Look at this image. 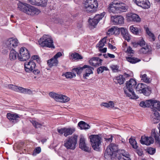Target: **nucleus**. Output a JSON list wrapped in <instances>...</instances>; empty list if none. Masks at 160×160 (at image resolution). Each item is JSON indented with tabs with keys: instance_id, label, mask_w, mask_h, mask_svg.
I'll return each instance as SVG.
<instances>
[{
	"instance_id": "obj_31",
	"label": "nucleus",
	"mask_w": 160,
	"mask_h": 160,
	"mask_svg": "<svg viewBox=\"0 0 160 160\" xmlns=\"http://www.w3.org/2000/svg\"><path fill=\"white\" fill-rule=\"evenodd\" d=\"M78 126L81 129H87L90 128V126L84 121H81L78 124Z\"/></svg>"
},
{
	"instance_id": "obj_48",
	"label": "nucleus",
	"mask_w": 160,
	"mask_h": 160,
	"mask_svg": "<svg viewBox=\"0 0 160 160\" xmlns=\"http://www.w3.org/2000/svg\"><path fill=\"white\" fill-rule=\"evenodd\" d=\"M152 136L154 137L155 138L156 142L159 144L160 143V139L159 137L157 135L156 133L155 132V130H154L153 133L152 134Z\"/></svg>"
},
{
	"instance_id": "obj_34",
	"label": "nucleus",
	"mask_w": 160,
	"mask_h": 160,
	"mask_svg": "<svg viewBox=\"0 0 160 160\" xmlns=\"http://www.w3.org/2000/svg\"><path fill=\"white\" fill-rule=\"evenodd\" d=\"M127 60L131 63H135L140 61V59L134 57H127L126 58Z\"/></svg>"
},
{
	"instance_id": "obj_54",
	"label": "nucleus",
	"mask_w": 160,
	"mask_h": 160,
	"mask_svg": "<svg viewBox=\"0 0 160 160\" xmlns=\"http://www.w3.org/2000/svg\"><path fill=\"white\" fill-rule=\"evenodd\" d=\"M156 152V149L153 148H150L147 150V152L149 154L152 155L154 154Z\"/></svg>"
},
{
	"instance_id": "obj_59",
	"label": "nucleus",
	"mask_w": 160,
	"mask_h": 160,
	"mask_svg": "<svg viewBox=\"0 0 160 160\" xmlns=\"http://www.w3.org/2000/svg\"><path fill=\"white\" fill-rule=\"evenodd\" d=\"M138 45H139L140 46H142L145 45V42L143 39H141V41L138 42Z\"/></svg>"
},
{
	"instance_id": "obj_13",
	"label": "nucleus",
	"mask_w": 160,
	"mask_h": 160,
	"mask_svg": "<svg viewBox=\"0 0 160 160\" xmlns=\"http://www.w3.org/2000/svg\"><path fill=\"white\" fill-rule=\"evenodd\" d=\"M18 41L14 38H9L6 42L7 47L9 49H13V48L17 47L18 44Z\"/></svg>"
},
{
	"instance_id": "obj_39",
	"label": "nucleus",
	"mask_w": 160,
	"mask_h": 160,
	"mask_svg": "<svg viewBox=\"0 0 160 160\" xmlns=\"http://www.w3.org/2000/svg\"><path fill=\"white\" fill-rule=\"evenodd\" d=\"M62 76H65L67 78H72L76 76V74L72 72H67L62 75Z\"/></svg>"
},
{
	"instance_id": "obj_53",
	"label": "nucleus",
	"mask_w": 160,
	"mask_h": 160,
	"mask_svg": "<svg viewBox=\"0 0 160 160\" xmlns=\"http://www.w3.org/2000/svg\"><path fill=\"white\" fill-rule=\"evenodd\" d=\"M110 68L113 72H116L118 71L119 67L117 65H112Z\"/></svg>"
},
{
	"instance_id": "obj_14",
	"label": "nucleus",
	"mask_w": 160,
	"mask_h": 160,
	"mask_svg": "<svg viewBox=\"0 0 160 160\" xmlns=\"http://www.w3.org/2000/svg\"><path fill=\"white\" fill-rule=\"evenodd\" d=\"M138 6L143 9H148L150 7V4L147 0H133Z\"/></svg>"
},
{
	"instance_id": "obj_35",
	"label": "nucleus",
	"mask_w": 160,
	"mask_h": 160,
	"mask_svg": "<svg viewBox=\"0 0 160 160\" xmlns=\"http://www.w3.org/2000/svg\"><path fill=\"white\" fill-rule=\"evenodd\" d=\"M140 77L141 78V80L146 83H150L151 82V79L150 78H148L146 74H141Z\"/></svg>"
},
{
	"instance_id": "obj_57",
	"label": "nucleus",
	"mask_w": 160,
	"mask_h": 160,
	"mask_svg": "<svg viewBox=\"0 0 160 160\" xmlns=\"http://www.w3.org/2000/svg\"><path fill=\"white\" fill-rule=\"evenodd\" d=\"M114 34H115V35H118L120 32V28H114Z\"/></svg>"
},
{
	"instance_id": "obj_55",
	"label": "nucleus",
	"mask_w": 160,
	"mask_h": 160,
	"mask_svg": "<svg viewBox=\"0 0 160 160\" xmlns=\"http://www.w3.org/2000/svg\"><path fill=\"white\" fill-rule=\"evenodd\" d=\"M113 136L112 135L110 136V137H106L104 138L105 140L107 142H112L113 138Z\"/></svg>"
},
{
	"instance_id": "obj_20",
	"label": "nucleus",
	"mask_w": 160,
	"mask_h": 160,
	"mask_svg": "<svg viewBox=\"0 0 160 160\" xmlns=\"http://www.w3.org/2000/svg\"><path fill=\"white\" fill-rule=\"evenodd\" d=\"M62 55L61 52H58L54 57L51 59V67L52 66H56L57 65L58 62L57 58Z\"/></svg>"
},
{
	"instance_id": "obj_44",
	"label": "nucleus",
	"mask_w": 160,
	"mask_h": 160,
	"mask_svg": "<svg viewBox=\"0 0 160 160\" xmlns=\"http://www.w3.org/2000/svg\"><path fill=\"white\" fill-rule=\"evenodd\" d=\"M130 30L133 33L137 35L139 32V29H138L137 27H134L132 26L130 27Z\"/></svg>"
},
{
	"instance_id": "obj_19",
	"label": "nucleus",
	"mask_w": 160,
	"mask_h": 160,
	"mask_svg": "<svg viewBox=\"0 0 160 160\" xmlns=\"http://www.w3.org/2000/svg\"><path fill=\"white\" fill-rule=\"evenodd\" d=\"M99 58L98 57H93L89 61L90 64L93 66L97 67L101 66L102 60L101 59H99V63L98 62V60Z\"/></svg>"
},
{
	"instance_id": "obj_1",
	"label": "nucleus",
	"mask_w": 160,
	"mask_h": 160,
	"mask_svg": "<svg viewBox=\"0 0 160 160\" xmlns=\"http://www.w3.org/2000/svg\"><path fill=\"white\" fill-rule=\"evenodd\" d=\"M18 8L21 11L32 16L37 15L41 12L39 9L33 6L20 2L18 3Z\"/></svg>"
},
{
	"instance_id": "obj_52",
	"label": "nucleus",
	"mask_w": 160,
	"mask_h": 160,
	"mask_svg": "<svg viewBox=\"0 0 160 160\" xmlns=\"http://www.w3.org/2000/svg\"><path fill=\"white\" fill-rule=\"evenodd\" d=\"M70 98L67 96L62 95V102H68L70 100Z\"/></svg>"
},
{
	"instance_id": "obj_27",
	"label": "nucleus",
	"mask_w": 160,
	"mask_h": 160,
	"mask_svg": "<svg viewBox=\"0 0 160 160\" xmlns=\"http://www.w3.org/2000/svg\"><path fill=\"white\" fill-rule=\"evenodd\" d=\"M114 154V153L108 147L107 148L104 153L105 158L107 159L111 158L112 156Z\"/></svg>"
},
{
	"instance_id": "obj_33",
	"label": "nucleus",
	"mask_w": 160,
	"mask_h": 160,
	"mask_svg": "<svg viewBox=\"0 0 160 160\" xmlns=\"http://www.w3.org/2000/svg\"><path fill=\"white\" fill-rule=\"evenodd\" d=\"M17 92H19L24 93L30 94L32 93V91L30 89L25 88L21 87H18Z\"/></svg>"
},
{
	"instance_id": "obj_41",
	"label": "nucleus",
	"mask_w": 160,
	"mask_h": 160,
	"mask_svg": "<svg viewBox=\"0 0 160 160\" xmlns=\"http://www.w3.org/2000/svg\"><path fill=\"white\" fill-rule=\"evenodd\" d=\"M114 103L113 101H110L108 102H103L101 105L107 108L111 107L112 108L114 107Z\"/></svg>"
},
{
	"instance_id": "obj_63",
	"label": "nucleus",
	"mask_w": 160,
	"mask_h": 160,
	"mask_svg": "<svg viewBox=\"0 0 160 160\" xmlns=\"http://www.w3.org/2000/svg\"><path fill=\"white\" fill-rule=\"evenodd\" d=\"M55 46L53 44V40L51 38V48L54 49Z\"/></svg>"
},
{
	"instance_id": "obj_18",
	"label": "nucleus",
	"mask_w": 160,
	"mask_h": 160,
	"mask_svg": "<svg viewBox=\"0 0 160 160\" xmlns=\"http://www.w3.org/2000/svg\"><path fill=\"white\" fill-rule=\"evenodd\" d=\"M140 142L142 144H145L148 146L153 142V139L151 137H146L142 136L140 140Z\"/></svg>"
},
{
	"instance_id": "obj_50",
	"label": "nucleus",
	"mask_w": 160,
	"mask_h": 160,
	"mask_svg": "<svg viewBox=\"0 0 160 160\" xmlns=\"http://www.w3.org/2000/svg\"><path fill=\"white\" fill-rule=\"evenodd\" d=\"M41 152V148L40 147H38L36 148L34 150L33 153V155H36V154H39Z\"/></svg>"
},
{
	"instance_id": "obj_5",
	"label": "nucleus",
	"mask_w": 160,
	"mask_h": 160,
	"mask_svg": "<svg viewBox=\"0 0 160 160\" xmlns=\"http://www.w3.org/2000/svg\"><path fill=\"white\" fill-rule=\"evenodd\" d=\"M78 136L74 135L68 138L64 142V146L67 149L74 150L77 143Z\"/></svg>"
},
{
	"instance_id": "obj_36",
	"label": "nucleus",
	"mask_w": 160,
	"mask_h": 160,
	"mask_svg": "<svg viewBox=\"0 0 160 160\" xmlns=\"http://www.w3.org/2000/svg\"><path fill=\"white\" fill-rule=\"evenodd\" d=\"M88 67L87 65H85L82 67H78L76 68H74L72 69L73 71L76 72L78 74H80L82 72L83 69L85 68Z\"/></svg>"
},
{
	"instance_id": "obj_2",
	"label": "nucleus",
	"mask_w": 160,
	"mask_h": 160,
	"mask_svg": "<svg viewBox=\"0 0 160 160\" xmlns=\"http://www.w3.org/2000/svg\"><path fill=\"white\" fill-rule=\"evenodd\" d=\"M108 9L110 12L118 13L127 11L128 7L123 3H118L117 0H114L109 5Z\"/></svg>"
},
{
	"instance_id": "obj_40",
	"label": "nucleus",
	"mask_w": 160,
	"mask_h": 160,
	"mask_svg": "<svg viewBox=\"0 0 160 160\" xmlns=\"http://www.w3.org/2000/svg\"><path fill=\"white\" fill-rule=\"evenodd\" d=\"M129 142L133 148L135 149L137 148L138 146L137 145V143L135 139L131 138H130L129 139Z\"/></svg>"
},
{
	"instance_id": "obj_22",
	"label": "nucleus",
	"mask_w": 160,
	"mask_h": 160,
	"mask_svg": "<svg viewBox=\"0 0 160 160\" xmlns=\"http://www.w3.org/2000/svg\"><path fill=\"white\" fill-rule=\"evenodd\" d=\"M7 117L9 120L12 122H14V121L17 122L18 120V119L20 118L18 115L12 113H8L7 114Z\"/></svg>"
},
{
	"instance_id": "obj_32",
	"label": "nucleus",
	"mask_w": 160,
	"mask_h": 160,
	"mask_svg": "<svg viewBox=\"0 0 160 160\" xmlns=\"http://www.w3.org/2000/svg\"><path fill=\"white\" fill-rule=\"evenodd\" d=\"M118 145L114 143H111L108 146L114 153L115 155L117 154V152L119 150H118Z\"/></svg>"
},
{
	"instance_id": "obj_17",
	"label": "nucleus",
	"mask_w": 160,
	"mask_h": 160,
	"mask_svg": "<svg viewBox=\"0 0 160 160\" xmlns=\"http://www.w3.org/2000/svg\"><path fill=\"white\" fill-rule=\"evenodd\" d=\"M79 147L81 149L86 152H91V148L87 145L84 138H81L80 139Z\"/></svg>"
},
{
	"instance_id": "obj_6",
	"label": "nucleus",
	"mask_w": 160,
	"mask_h": 160,
	"mask_svg": "<svg viewBox=\"0 0 160 160\" xmlns=\"http://www.w3.org/2000/svg\"><path fill=\"white\" fill-rule=\"evenodd\" d=\"M90 142L93 149L97 151L100 150L101 145V137L98 135H92L89 136Z\"/></svg>"
},
{
	"instance_id": "obj_47",
	"label": "nucleus",
	"mask_w": 160,
	"mask_h": 160,
	"mask_svg": "<svg viewBox=\"0 0 160 160\" xmlns=\"http://www.w3.org/2000/svg\"><path fill=\"white\" fill-rule=\"evenodd\" d=\"M55 23H58L60 24H62L64 23L62 19L60 18L56 17L55 18H52Z\"/></svg>"
},
{
	"instance_id": "obj_3",
	"label": "nucleus",
	"mask_w": 160,
	"mask_h": 160,
	"mask_svg": "<svg viewBox=\"0 0 160 160\" xmlns=\"http://www.w3.org/2000/svg\"><path fill=\"white\" fill-rule=\"evenodd\" d=\"M136 83V81L134 79L131 78L129 81L126 82V86L124 88L125 93L127 96L130 98L136 99L138 98V96L136 95L133 91Z\"/></svg>"
},
{
	"instance_id": "obj_10",
	"label": "nucleus",
	"mask_w": 160,
	"mask_h": 160,
	"mask_svg": "<svg viewBox=\"0 0 160 160\" xmlns=\"http://www.w3.org/2000/svg\"><path fill=\"white\" fill-rule=\"evenodd\" d=\"M116 156L118 158V160H130L129 155L124 149L118 151Z\"/></svg>"
},
{
	"instance_id": "obj_21",
	"label": "nucleus",
	"mask_w": 160,
	"mask_h": 160,
	"mask_svg": "<svg viewBox=\"0 0 160 160\" xmlns=\"http://www.w3.org/2000/svg\"><path fill=\"white\" fill-rule=\"evenodd\" d=\"M151 117V121L152 123H156L160 121V114L158 111L153 112Z\"/></svg>"
},
{
	"instance_id": "obj_38",
	"label": "nucleus",
	"mask_w": 160,
	"mask_h": 160,
	"mask_svg": "<svg viewBox=\"0 0 160 160\" xmlns=\"http://www.w3.org/2000/svg\"><path fill=\"white\" fill-rule=\"evenodd\" d=\"M106 43V38L104 37L101 40L99 43L97 45V46L98 48H102Z\"/></svg>"
},
{
	"instance_id": "obj_4",
	"label": "nucleus",
	"mask_w": 160,
	"mask_h": 160,
	"mask_svg": "<svg viewBox=\"0 0 160 160\" xmlns=\"http://www.w3.org/2000/svg\"><path fill=\"white\" fill-rule=\"evenodd\" d=\"M84 6L87 12H93L97 11L98 4L97 0H86Z\"/></svg>"
},
{
	"instance_id": "obj_24",
	"label": "nucleus",
	"mask_w": 160,
	"mask_h": 160,
	"mask_svg": "<svg viewBox=\"0 0 160 160\" xmlns=\"http://www.w3.org/2000/svg\"><path fill=\"white\" fill-rule=\"evenodd\" d=\"M120 32L126 40L128 41H129L130 40V37L126 29L123 28H120Z\"/></svg>"
},
{
	"instance_id": "obj_7",
	"label": "nucleus",
	"mask_w": 160,
	"mask_h": 160,
	"mask_svg": "<svg viewBox=\"0 0 160 160\" xmlns=\"http://www.w3.org/2000/svg\"><path fill=\"white\" fill-rule=\"evenodd\" d=\"M30 57V54L26 48L24 47L21 48L18 57L20 61H26L29 59Z\"/></svg>"
},
{
	"instance_id": "obj_28",
	"label": "nucleus",
	"mask_w": 160,
	"mask_h": 160,
	"mask_svg": "<svg viewBox=\"0 0 160 160\" xmlns=\"http://www.w3.org/2000/svg\"><path fill=\"white\" fill-rule=\"evenodd\" d=\"M125 80V78L122 75H120L113 79V80L116 83H119L120 85L123 84Z\"/></svg>"
},
{
	"instance_id": "obj_49",
	"label": "nucleus",
	"mask_w": 160,
	"mask_h": 160,
	"mask_svg": "<svg viewBox=\"0 0 160 160\" xmlns=\"http://www.w3.org/2000/svg\"><path fill=\"white\" fill-rule=\"evenodd\" d=\"M146 32L148 36L151 37L152 39L154 41L155 40L154 35L149 31L148 28H147L146 29Z\"/></svg>"
},
{
	"instance_id": "obj_58",
	"label": "nucleus",
	"mask_w": 160,
	"mask_h": 160,
	"mask_svg": "<svg viewBox=\"0 0 160 160\" xmlns=\"http://www.w3.org/2000/svg\"><path fill=\"white\" fill-rule=\"evenodd\" d=\"M32 59L34 60H36L38 62H40V59L38 56L37 55H34L32 56Z\"/></svg>"
},
{
	"instance_id": "obj_45",
	"label": "nucleus",
	"mask_w": 160,
	"mask_h": 160,
	"mask_svg": "<svg viewBox=\"0 0 160 160\" xmlns=\"http://www.w3.org/2000/svg\"><path fill=\"white\" fill-rule=\"evenodd\" d=\"M149 50L148 47L147 46L145 47L142 48L139 50V52L140 53L145 54L148 52Z\"/></svg>"
},
{
	"instance_id": "obj_9",
	"label": "nucleus",
	"mask_w": 160,
	"mask_h": 160,
	"mask_svg": "<svg viewBox=\"0 0 160 160\" xmlns=\"http://www.w3.org/2000/svg\"><path fill=\"white\" fill-rule=\"evenodd\" d=\"M136 90L142 93L145 96H148L149 92L151 91V88L146 84L139 83L136 88Z\"/></svg>"
},
{
	"instance_id": "obj_37",
	"label": "nucleus",
	"mask_w": 160,
	"mask_h": 160,
	"mask_svg": "<svg viewBox=\"0 0 160 160\" xmlns=\"http://www.w3.org/2000/svg\"><path fill=\"white\" fill-rule=\"evenodd\" d=\"M31 123L35 128H40L42 126V124L37 121L34 120H32L30 121Z\"/></svg>"
},
{
	"instance_id": "obj_43",
	"label": "nucleus",
	"mask_w": 160,
	"mask_h": 160,
	"mask_svg": "<svg viewBox=\"0 0 160 160\" xmlns=\"http://www.w3.org/2000/svg\"><path fill=\"white\" fill-rule=\"evenodd\" d=\"M7 88L11 89L14 91L17 92V91L18 86L13 84H8L6 86Z\"/></svg>"
},
{
	"instance_id": "obj_12",
	"label": "nucleus",
	"mask_w": 160,
	"mask_h": 160,
	"mask_svg": "<svg viewBox=\"0 0 160 160\" xmlns=\"http://www.w3.org/2000/svg\"><path fill=\"white\" fill-rule=\"evenodd\" d=\"M103 17V15L102 14H96L93 18H89V19L88 22L89 24L95 27Z\"/></svg>"
},
{
	"instance_id": "obj_56",
	"label": "nucleus",
	"mask_w": 160,
	"mask_h": 160,
	"mask_svg": "<svg viewBox=\"0 0 160 160\" xmlns=\"http://www.w3.org/2000/svg\"><path fill=\"white\" fill-rule=\"evenodd\" d=\"M114 28H111L109 29L108 32L107 34L109 35H112L114 33Z\"/></svg>"
},
{
	"instance_id": "obj_16",
	"label": "nucleus",
	"mask_w": 160,
	"mask_h": 160,
	"mask_svg": "<svg viewBox=\"0 0 160 160\" xmlns=\"http://www.w3.org/2000/svg\"><path fill=\"white\" fill-rule=\"evenodd\" d=\"M111 20L114 24H122L124 23V18L121 15L112 16Z\"/></svg>"
},
{
	"instance_id": "obj_60",
	"label": "nucleus",
	"mask_w": 160,
	"mask_h": 160,
	"mask_svg": "<svg viewBox=\"0 0 160 160\" xmlns=\"http://www.w3.org/2000/svg\"><path fill=\"white\" fill-rule=\"evenodd\" d=\"M127 51L128 53L131 54L133 53L134 51L130 47H129L127 48Z\"/></svg>"
},
{
	"instance_id": "obj_15",
	"label": "nucleus",
	"mask_w": 160,
	"mask_h": 160,
	"mask_svg": "<svg viewBox=\"0 0 160 160\" xmlns=\"http://www.w3.org/2000/svg\"><path fill=\"white\" fill-rule=\"evenodd\" d=\"M36 64L33 61L30 60L28 62H26L24 64L25 71L28 72H30L35 68Z\"/></svg>"
},
{
	"instance_id": "obj_23",
	"label": "nucleus",
	"mask_w": 160,
	"mask_h": 160,
	"mask_svg": "<svg viewBox=\"0 0 160 160\" xmlns=\"http://www.w3.org/2000/svg\"><path fill=\"white\" fill-rule=\"evenodd\" d=\"M151 109L153 112L157 111H160V102L159 101L153 100Z\"/></svg>"
},
{
	"instance_id": "obj_62",
	"label": "nucleus",
	"mask_w": 160,
	"mask_h": 160,
	"mask_svg": "<svg viewBox=\"0 0 160 160\" xmlns=\"http://www.w3.org/2000/svg\"><path fill=\"white\" fill-rule=\"evenodd\" d=\"M34 74L35 75L38 74L40 73V71L38 69H35V68L32 71Z\"/></svg>"
},
{
	"instance_id": "obj_46",
	"label": "nucleus",
	"mask_w": 160,
	"mask_h": 160,
	"mask_svg": "<svg viewBox=\"0 0 160 160\" xmlns=\"http://www.w3.org/2000/svg\"><path fill=\"white\" fill-rule=\"evenodd\" d=\"M108 68L105 66H102L99 67L97 69V72L98 74L102 73L104 70L107 71Z\"/></svg>"
},
{
	"instance_id": "obj_29",
	"label": "nucleus",
	"mask_w": 160,
	"mask_h": 160,
	"mask_svg": "<svg viewBox=\"0 0 160 160\" xmlns=\"http://www.w3.org/2000/svg\"><path fill=\"white\" fill-rule=\"evenodd\" d=\"M128 17L130 20L133 21L138 22L140 21V18L138 15L135 13H131L129 14Z\"/></svg>"
},
{
	"instance_id": "obj_11",
	"label": "nucleus",
	"mask_w": 160,
	"mask_h": 160,
	"mask_svg": "<svg viewBox=\"0 0 160 160\" xmlns=\"http://www.w3.org/2000/svg\"><path fill=\"white\" fill-rule=\"evenodd\" d=\"M75 131L74 128H64L60 129H58V132L60 134H63L64 136L67 137L68 135H72Z\"/></svg>"
},
{
	"instance_id": "obj_30",
	"label": "nucleus",
	"mask_w": 160,
	"mask_h": 160,
	"mask_svg": "<svg viewBox=\"0 0 160 160\" xmlns=\"http://www.w3.org/2000/svg\"><path fill=\"white\" fill-rule=\"evenodd\" d=\"M18 54L16 51L13 49H12L11 50L9 55V59L11 61H14L18 57Z\"/></svg>"
},
{
	"instance_id": "obj_42",
	"label": "nucleus",
	"mask_w": 160,
	"mask_h": 160,
	"mask_svg": "<svg viewBox=\"0 0 160 160\" xmlns=\"http://www.w3.org/2000/svg\"><path fill=\"white\" fill-rule=\"evenodd\" d=\"M73 59L75 60L81 59H82V57L77 52H74L71 55Z\"/></svg>"
},
{
	"instance_id": "obj_64",
	"label": "nucleus",
	"mask_w": 160,
	"mask_h": 160,
	"mask_svg": "<svg viewBox=\"0 0 160 160\" xmlns=\"http://www.w3.org/2000/svg\"><path fill=\"white\" fill-rule=\"evenodd\" d=\"M108 47L111 49H114L116 48V47L115 46H113L110 43H108Z\"/></svg>"
},
{
	"instance_id": "obj_8",
	"label": "nucleus",
	"mask_w": 160,
	"mask_h": 160,
	"mask_svg": "<svg viewBox=\"0 0 160 160\" xmlns=\"http://www.w3.org/2000/svg\"><path fill=\"white\" fill-rule=\"evenodd\" d=\"M38 44L41 47L50 48V36L44 34L38 41Z\"/></svg>"
},
{
	"instance_id": "obj_51",
	"label": "nucleus",
	"mask_w": 160,
	"mask_h": 160,
	"mask_svg": "<svg viewBox=\"0 0 160 160\" xmlns=\"http://www.w3.org/2000/svg\"><path fill=\"white\" fill-rule=\"evenodd\" d=\"M88 67L85 68H87L86 70V72L89 73L90 74L93 73L92 70L94 69V68L91 67L87 65Z\"/></svg>"
},
{
	"instance_id": "obj_25",
	"label": "nucleus",
	"mask_w": 160,
	"mask_h": 160,
	"mask_svg": "<svg viewBox=\"0 0 160 160\" xmlns=\"http://www.w3.org/2000/svg\"><path fill=\"white\" fill-rule=\"evenodd\" d=\"M51 97L53 98L56 101L62 102V94H59L51 92Z\"/></svg>"
},
{
	"instance_id": "obj_26",
	"label": "nucleus",
	"mask_w": 160,
	"mask_h": 160,
	"mask_svg": "<svg viewBox=\"0 0 160 160\" xmlns=\"http://www.w3.org/2000/svg\"><path fill=\"white\" fill-rule=\"evenodd\" d=\"M153 100H147L145 102H141L139 105L141 107L143 108L152 107Z\"/></svg>"
},
{
	"instance_id": "obj_61",
	"label": "nucleus",
	"mask_w": 160,
	"mask_h": 160,
	"mask_svg": "<svg viewBox=\"0 0 160 160\" xmlns=\"http://www.w3.org/2000/svg\"><path fill=\"white\" fill-rule=\"evenodd\" d=\"M98 49H99V51L105 53L107 51V49L106 48H104L103 49H102V48H98Z\"/></svg>"
}]
</instances>
